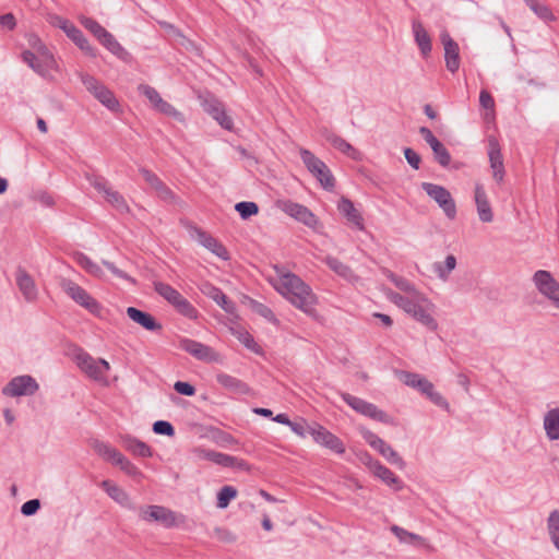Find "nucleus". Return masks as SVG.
Listing matches in <instances>:
<instances>
[{"instance_id":"1","label":"nucleus","mask_w":559,"mask_h":559,"mask_svg":"<svg viewBox=\"0 0 559 559\" xmlns=\"http://www.w3.org/2000/svg\"><path fill=\"white\" fill-rule=\"evenodd\" d=\"M277 290L290 304L304 311L309 317H317L314 305L317 296L311 287L294 273H286L281 276Z\"/></svg>"},{"instance_id":"2","label":"nucleus","mask_w":559,"mask_h":559,"mask_svg":"<svg viewBox=\"0 0 559 559\" xmlns=\"http://www.w3.org/2000/svg\"><path fill=\"white\" fill-rule=\"evenodd\" d=\"M299 154L306 168L320 182L321 187L326 191H333L335 178L326 164L307 148H300Z\"/></svg>"},{"instance_id":"3","label":"nucleus","mask_w":559,"mask_h":559,"mask_svg":"<svg viewBox=\"0 0 559 559\" xmlns=\"http://www.w3.org/2000/svg\"><path fill=\"white\" fill-rule=\"evenodd\" d=\"M81 81L85 88L107 109L112 112L121 111V106L114 92L90 74H82Z\"/></svg>"},{"instance_id":"4","label":"nucleus","mask_w":559,"mask_h":559,"mask_svg":"<svg viewBox=\"0 0 559 559\" xmlns=\"http://www.w3.org/2000/svg\"><path fill=\"white\" fill-rule=\"evenodd\" d=\"M276 206L285 214L302 223L307 227L318 231L322 224L319 218L305 205L293 202L292 200H277Z\"/></svg>"},{"instance_id":"5","label":"nucleus","mask_w":559,"mask_h":559,"mask_svg":"<svg viewBox=\"0 0 559 559\" xmlns=\"http://www.w3.org/2000/svg\"><path fill=\"white\" fill-rule=\"evenodd\" d=\"M343 401L357 413L367 416L373 420L395 425L394 418L388 415L384 411L378 408L374 404L369 403L360 397L354 396L349 393L342 394Z\"/></svg>"},{"instance_id":"6","label":"nucleus","mask_w":559,"mask_h":559,"mask_svg":"<svg viewBox=\"0 0 559 559\" xmlns=\"http://www.w3.org/2000/svg\"><path fill=\"white\" fill-rule=\"evenodd\" d=\"M67 295L81 307L85 308L93 314H98L102 310L100 304L92 297L83 287L71 280L62 278L60 283Z\"/></svg>"},{"instance_id":"7","label":"nucleus","mask_w":559,"mask_h":559,"mask_svg":"<svg viewBox=\"0 0 559 559\" xmlns=\"http://www.w3.org/2000/svg\"><path fill=\"white\" fill-rule=\"evenodd\" d=\"M421 189L438 203L448 218H455L456 204L448 189L431 182H423Z\"/></svg>"},{"instance_id":"8","label":"nucleus","mask_w":559,"mask_h":559,"mask_svg":"<svg viewBox=\"0 0 559 559\" xmlns=\"http://www.w3.org/2000/svg\"><path fill=\"white\" fill-rule=\"evenodd\" d=\"M56 26L61 28L67 36L82 50L85 55L95 58L97 56V50L94 48L88 39L85 37L83 32L78 28L72 22L67 19L56 16Z\"/></svg>"},{"instance_id":"9","label":"nucleus","mask_w":559,"mask_h":559,"mask_svg":"<svg viewBox=\"0 0 559 559\" xmlns=\"http://www.w3.org/2000/svg\"><path fill=\"white\" fill-rule=\"evenodd\" d=\"M140 518L145 522H156L166 528L177 525L176 513L163 506H146L139 509Z\"/></svg>"},{"instance_id":"10","label":"nucleus","mask_w":559,"mask_h":559,"mask_svg":"<svg viewBox=\"0 0 559 559\" xmlns=\"http://www.w3.org/2000/svg\"><path fill=\"white\" fill-rule=\"evenodd\" d=\"M533 282L537 290L551 300L556 308H559V282H557L550 272L538 270L533 276Z\"/></svg>"},{"instance_id":"11","label":"nucleus","mask_w":559,"mask_h":559,"mask_svg":"<svg viewBox=\"0 0 559 559\" xmlns=\"http://www.w3.org/2000/svg\"><path fill=\"white\" fill-rule=\"evenodd\" d=\"M39 385L31 376L14 377L2 388V394L10 397L33 395Z\"/></svg>"},{"instance_id":"12","label":"nucleus","mask_w":559,"mask_h":559,"mask_svg":"<svg viewBox=\"0 0 559 559\" xmlns=\"http://www.w3.org/2000/svg\"><path fill=\"white\" fill-rule=\"evenodd\" d=\"M313 441L336 454L345 453L344 442L325 427L314 423V427L310 431Z\"/></svg>"},{"instance_id":"13","label":"nucleus","mask_w":559,"mask_h":559,"mask_svg":"<svg viewBox=\"0 0 559 559\" xmlns=\"http://www.w3.org/2000/svg\"><path fill=\"white\" fill-rule=\"evenodd\" d=\"M178 343L180 349L187 352L198 360L205 362L217 361L218 355L215 350L201 342L188 337H181Z\"/></svg>"},{"instance_id":"14","label":"nucleus","mask_w":559,"mask_h":559,"mask_svg":"<svg viewBox=\"0 0 559 559\" xmlns=\"http://www.w3.org/2000/svg\"><path fill=\"white\" fill-rule=\"evenodd\" d=\"M202 107L205 112L215 119L225 130H231L234 122L233 119L226 114L225 107L213 95H207L202 99Z\"/></svg>"},{"instance_id":"15","label":"nucleus","mask_w":559,"mask_h":559,"mask_svg":"<svg viewBox=\"0 0 559 559\" xmlns=\"http://www.w3.org/2000/svg\"><path fill=\"white\" fill-rule=\"evenodd\" d=\"M201 293L215 301L226 313L237 318V306L230 300L221 288L205 282L200 287Z\"/></svg>"},{"instance_id":"16","label":"nucleus","mask_w":559,"mask_h":559,"mask_svg":"<svg viewBox=\"0 0 559 559\" xmlns=\"http://www.w3.org/2000/svg\"><path fill=\"white\" fill-rule=\"evenodd\" d=\"M440 40L444 48L445 67L451 73H455L460 68L459 45L447 31L440 34Z\"/></svg>"},{"instance_id":"17","label":"nucleus","mask_w":559,"mask_h":559,"mask_svg":"<svg viewBox=\"0 0 559 559\" xmlns=\"http://www.w3.org/2000/svg\"><path fill=\"white\" fill-rule=\"evenodd\" d=\"M488 156L492 169V177L500 183L504 177V165L499 142L493 136L488 139Z\"/></svg>"},{"instance_id":"18","label":"nucleus","mask_w":559,"mask_h":559,"mask_svg":"<svg viewBox=\"0 0 559 559\" xmlns=\"http://www.w3.org/2000/svg\"><path fill=\"white\" fill-rule=\"evenodd\" d=\"M127 316L136 324L142 326L144 330L160 333L163 325L156 320L150 312L140 310L135 307L127 308Z\"/></svg>"},{"instance_id":"19","label":"nucleus","mask_w":559,"mask_h":559,"mask_svg":"<svg viewBox=\"0 0 559 559\" xmlns=\"http://www.w3.org/2000/svg\"><path fill=\"white\" fill-rule=\"evenodd\" d=\"M433 305L426 298H420V301L415 307V311H412L409 316H412L416 321L421 323L430 331H436L438 329V323L436 319L432 317Z\"/></svg>"},{"instance_id":"20","label":"nucleus","mask_w":559,"mask_h":559,"mask_svg":"<svg viewBox=\"0 0 559 559\" xmlns=\"http://www.w3.org/2000/svg\"><path fill=\"white\" fill-rule=\"evenodd\" d=\"M475 203L477 207V214L483 223H490L493 219V213L490 203L487 198V193L480 183L475 186Z\"/></svg>"},{"instance_id":"21","label":"nucleus","mask_w":559,"mask_h":559,"mask_svg":"<svg viewBox=\"0 0 559 559\" xmlns=\"http://www.w3.org/2000/svg\"><path fill=\"white\" fill-rule=\"evenodd\" d=\"M338 212L359 230L365 228L364 218L354 203L346 197H342L337 203Z\"/></svg>"},{"instance_id":"22","label":"nucleus","mask_w":559,"mask_h":559,"mask_svg":"<svg viewBox=\"0 0 559 559\" xmlns=\"http://www.w3.org/2000/svg\"><path fill=\"white\" fill-rule=\"evenodd\" d=\"M373 475L380 478L389 487L399 491L403 488V481L386 466L382 465L379 461H374L370 465Z\"/></svg>"},{"instance_id":"23","label":"nucleus","mask_w":559,"mask_h":559,"mask_svg":"<svg viewBox=\"0 0 559 559\" xmlns=\"http://www.w3.org/2000/svg\"><path fill=\"white\" fill-rule=\"evenodd\" d=\"M197 234L198 240L203 247H205L207 250H210L212 253H214L216 257L223 260L229 259L228 250L216 238H214L213 236H211L210 234L202 229H197Z\"/></svg>"},{"instance_id":"24","label":"nucleus","mask_w":559,"mask_h":559,"mask_svg":"<svg viewBox=\"0 0 559 559\" xmlns=\"http://www.w3.org/2000/svg\"><path fill=\"white\" fill-rule=\"evenodd\" d=\"M100 487L106 491V493L118 502L120 506L128 508L130 510H135V504L132 502L129 495L119 486L112 484L110 480H103Z\"/></svg>"},{"instance_id":"25","label":"nucleus","mask_w":559,"mask_h":559,"mask_svg":"<svg viewBox=\"0 0 559 559\" xmlns=\"http://www.w3.org/2000/svg\"><path fill=\"white\" fill-rule=\"evenodd\" d=\"M16 284L27 301H32L37 297V289L32 276L23 269L16 272Z\"/></svg>"},{"instance_id":"26","label":"nucleus","mask_w":559,"mask_h":559,"mask_svg":"<svg viewBox=\"0 0 559 559\" xmlns=\"http://www.w3.org/2000/svg\"><path fill=\"white\" fill-rule=\"evenodd\" d=\"M413 33L421 55L427 57L432 49L431 38L420 21H413Z\"/></svg>"},{"instance_id":"27","label":"nucleus","mask_w":559,"mask_h":559,"mask_svg":"<svg viewBox=\"0 0 559 559\" xmlns=\"http://www.w3.org/2000/svg\"><path fill=\"white\" fill-rule=\"evenodd\" d=\"M216 380L222 386L233 393L249 394L251 391L246 382L227 373H218Z\"/></svg>"},{"instance_id":"28","label":"nucleus","mask_w":559,"mask_h":559,"mask_svg":"<svg viewBox=\"0 0 559 559\" xmlns=\"http://www.w3.org/2000/svg\"><path fill=\"white\" fill-rule=\"evenodd\" d=\"M100 44L121 61L126 63H130L132 61L131 53L118 43L111 33H108Z\"/></svg>"},{"instance_id":"29","label":"nucleus","mask_w":559,"mask_h":559,"mask_svg":"<svg viewBox=\"0 0 559 559\" xmlns=\"http://www.w3.org/2000/svg\"><path fill=\"white\" fill-rule=\"evenodd\" d=\"M401 380L406 385L417 389L423 394H425L426 391H430L431 389H433V384L425 377H421L418 373L403 371L401 373Z\"/></svg>"},{"instance_id":"30","label":"nucleus","mask_w":559,"mask_h":559,"mask_svg":"<svg viewBox=\"0 0 559 559\" xmlns=\"http://www.w3.org/2000/svg\"><path fill=\"white\" fill-rule=\"evenodd\" d=\"M123 445L127 451L140 457H151L153 455L151 447L134 437H126Z\"/></svg>"},{"instance_id":"31","label":"nucleus","mask_w":559,"mask_h":559,"mask_svg":"<svg viewBox=\"0 0 559 559\" xmlns=\"http://www.w3.org/2000/svg\"><path fill=\"white\" fill-rule=\"evenodd\" d=\"M413 294H414V297L411 298V297H407V296H403V295H401L399 293H391L390 294V300L392 302H394L397 307L403 309L406 313L411 314L412 311H415V307L420 301V298L424 297L420 294H418L417 292L413 293Z\"/></svg>"},{"instance_id":"32","label":"nucleus","mask_w":559,"mask_h":559,"mask_svg":"<svg viewBox=\"0 0 559 559\" xmlns=\"http://www.w3.org/2000/svg\"><path fill=\"white\" fill-rule=\"evenodd\" d=\"M544 428L549 440L559 439V408H552L546 413Z\"/></svg>"},{"instance_id":"33","label":"nucleus","mask_w":559,"mask_h":559,"mask_svg":"<svg viewBox=\"0 0 559 559\" xmlns=\"http://www.w3.org/2000/svg\"><path fill=\"white\" fill-rule=\"evenodd\" d=\"M326 140L329 143H331V145L346 154L348 157L353 159L358 158L359 152L342 136L331 133L326 136Z\"/></svg>"},{"instance_id":"34","label":"nucleus","mask_w":559,"mask_h":559,"mask_svg":"<svg viewBox=\"0 0 559 559\" xmlns=\"http://www.w3.org/2000/svg\"><path fill=\"white\" fill-rule=\"evenodd\" d=\"M324 262L338 276H341L347 281H352L355 277V274H354L353 270L350 269V266L343 263L337 258L329 255L324 259Z\"/></svg>"},{"instance_id":"35","label":"nucleus","mask_w":559,"mask_h":559,"mask_svg":"<svg viewBox=\"0 0 559 559\" xmlns=\"http://www.w3.org/2000/svg\"><path fill=\"white\" fill-rule=\"evenodd\" d=\"M155 292L166 299L173 307L183 297L177 289L163 282H154Z\"/></svg>"},{"instance_id":"36","label":"nucleus","mask_w":559,"mask_h":559,"mask_svg":"<svg viewBox=\"0 0 559 559\" xmlns=\"http://www.w3.org/2000/svg\"><path fill=\"white\" fill-rule=\"evenodd\" d=\"M456 266V258L453 254L447 255L444 262H435L433 272L441 281H447Z\"/></svg>"},{"instance_id":"37","label":"nucleus","mask_w":559,"mask_h":559,"mask_svg":"<svg viewBox=\"0 0 559 559\" xmlns=\"http://www.w3.org/2000/svg\"><path fill=\"white\" fill-rule=\"evenodd\" d=\"M75 262L84 269L88 274L95 276V277H102L104 275V272L102 267L92 261L86 254L83 252H75L73 255Z\"/></svg>"},{"instance_id":"38","label":"nucleus","mask_w":559,"mask_h":559,"mask_svg":"<svg viewBox=\"0 0 559 559\" xmlns=\"http://www.w3.org/2000/svg\"><path fill=\"white\" fill-rule=\"evenodd\" d=\"M362 438L365 441L376 451H378L383 457L389 454L392 447L389 445L383 439L373 433L370 430H366L362 432Z\"/></svg>"},{"instance_id":"39","label":"nucleus","mask_w":559,"mask_h":559,"mask_svg":"<svg viewBox=\"0 0 559 559\" xmlns=\"http://www.w3.org/2000/svg\"><path fill=\"white\" fill-rule=\"evenodd\" d=\"M547 530L554 546L559 551V510H554L549 513Z\"/></svg>"},{"instance_id":"40","label":"nucleus","mask_w":559,"mask_h":559,"mask_svg":"<svg viewBox=\"0 0 559 559\" xmlns=\"http://www.w3.org/2000/svg\"><path fill=\"white\" fill-rule=\"evenodd\" d=\"M245 300L249 305V307L251 308V310L253 312L263 317L264 319H266L270 322H277L275 314L267 306H265L264 304L259 302L258 300H255L251 297H248V296H245Z\"/></svg>"},{"instance_id":"41","label":"nucleus","mask_w":559,"mask_h":559,"mask_svg":"<svg viewBox=\"0 0 559 559\" xmlns=\"http://www.w3.org/2000/svg\"><path fill=\"white\" fill-rule=\"evenodd\" d=\"M80 23L91 32L100 43L109 33L105 27H103L96 20L87 16H83L80 19Z\"/></svg>"},{"instance_id":"42","label":"nucleus","mask_w":559,"mask_h":559,"mask_svg":"<svg viewBox=\"0 0 559 559\" xmlns=\"http://www.w3.org/2000/svg\"><path fill=\"white\" fill-rule=\"evenodd\" d=\"M237 489L233 486H223L216 496V507L226 509L230 501L237 497Z\"/></svg>"},{"instance_id":"43","label":"nucleus","mask_w":559,"mask_h":559,"mask_svg":"<svg viewBox=\"0 0 559 559\" xmlns=\"http://www.w3.org/2000/svg\"><path fill=\"white\" fill-rule=\"evenodd\" d=\"M158 23L167 32V34L175 38V40L181 46L186 47L187 49L193 46V43L187 38L175 25L165 21H159Z\"/></svg>"},{"instance_id":"44","label":"nucleus","mask_w":559,"mask_h":559,"mask_svg":"<svg viewBox=\"0 0 559 559\" xmlns=\"http://www.w3.org/2000/svg\"><path fill=\"white\" fill-rule=\"evenodd\" d=\"M108 203L111 204L118 212L120 213H128L129 206L127 204V201L124 200L123 195L119 193L116 190H112L111 188L106 191V194L104 195Z\"/></svg>"},{"instance_id":"45","label":"nucleus","mask_w":559,"mask_h":559,"mask_svg":"<svg viewBox=\"0 0 559 559\" xmlns=\"http://www.w3.org/2000/svg\"><path fill=\"white\" fill-rule=\"evenodd\" d=\"M392 533L403 543L413 544V545H421L424 544V538L415 533H411L403 527L397 525H393L391 527Z\"/></svg>"},{"instance_id":"46","label":"nucleus","mask_w":559,"mask_h":559,"mask_svg":"<svg viewBox=\"0 0 559 559\" xmlns=\"http://www.w3.org/2000/svg\"><path fill=\"white\" fill-rule=\"evenodd\" d=\"M526 5L543 21L550 22L555 21L556 17L551 12L550 8L546 4L538 2L537 0H528Z\"/></svg>"},{"instance_id":"47","label":"nucleus","mask_w":559,"mask_h":559,"mask_svg":"<svg viewBox=\"0 0 559 559\" xmlns=\"http://www.w3.org/2000/svg\"><path fill=\"white\" fill-rule=\"evenodd\" d=\"M204 456L209 461L223 467H234V463L236 462V456L217 451H206Z\"/></svg>"},{"instance_id":"48","label":"nucleus","mask_w":559,"mask_h":559,"mask_svg":"<svg viewBox=\"0 0 559 559\" xmlns=\"http://www.w3.org/2000/svg\"><path fill=\"white\" fill-rule=\"evenodd\" d=\"M110 369L109 362L103 358H99L91 366V369L86 372L88 377L96 381L105 379L107 371Z\"/></svg>"},{"instance_id":"49","label":"nucleus","mask_w":559,"mask_h":559,"mask_svg":"<svg viewBox=\"0 0 559 559\" xmlns=\"http://www.w3.org/2000/svg\"><path fill=\"white\" fill-rule=\"evenodd\" d=\"M174 308L178 313L190 320H194L199 316L198 309L185 297H181Z\"/></svg>"},{"instance_id":"50","label":"nucleus","mask_w":559,"mask_h":559,"mask_svg":"<svg viewBox=\"0 0 559 559\" xmlns=\"http://www.w3.org/2000/svg\"><path fill=\"white\" fill-rule=\"evenodd\" d=\"M235 210L238 212L242 219H248L259 213L258 204L251 201H241L236 203Z\"/></svg>"},{"instance_id":"51","label":"nucleus","mask_w":559,"mask_h":559,"mask_svg":"<svg viewBox=\"0 0 559 559\" xmlns=\"http://www.w3.org/2000/svg\"><path fill=\"white\" fill-rule=\"evenodd\" d=\"M138 91L140 94L144 95L150 100L154 109L163 100L157 90L147 84H140L138 86Z\"/></svg>"},{"instance_id":"52","label":"nucleus","mask_w":559,"mask_h":559,"mask_svg":"<svg viewBox=\"0 0 559 559\" xmlns=\"http://www.w3.org/2000/svg\"><path fill=\"white\" fill-rule=\"evenodd\" d=\"M239 342L249 350L255 354H262V347L254 341L253 336L248 331H242L238 333Z\"/></svg>"},{"instance_id":"53","label":"nucleus","mask_w":559,"mask_h":559,"mask_svg":"<svg viewBox=\"0 0 559 559\" xmlns=\"http://www.w3.org/2000/svg\"><path fill=\"white\" fill-rule=\"evenodd\" d=\"M297 436L305 438L308 435L310 436L311 429L314 427V423L308 424L307 420L304 418H300L296 421H290V425L288 426Z\"/></svg>"},{"instance_id":"54","label":"nucleus","mask_w":559,"mask_h":559,"mask_svg":"<svg viewBox=\"0 0 559 559\" xmlns=\"http://www.w3.org/2000/svg\"><path fill=\"white\" fill-rule=\"evenodd\" d=\"M155 110L165 116L173 117L178 121L185 120L183 115L164 99L156 106Z\"/></svg>"},{"instance_id":"55","label":"nucleus","mask_w":559,"mask_h":559,"mask_svg":"<svg viewBox=\"0 0 559 559\" xmlns=\"http://www.w3.org/2000/svg\"><path fill=\"white\" fill-rule=\"evenodd\" d=\"M388 278L401 290L406 293H416L414 285L405 277L389 272Z\"/></svg>"},{"instance_id":"56","label":"nucleus","mask_w":559,"mask_h":559,"mask_svg":"<svg viewBox=\"0 0 559 559\" xmlns=\"http://www.w3.org/2000/svg\"><path fill=\"white\" fill-rule=\"evenodd\" d=\"M87 181L93 186L99 193L106 194V191L110 189L108 181L105 177L94 174L86 175Z\"/></svg>"},{"instance_id":"57","label":"nucleus","mask_w":559,"mask_h":559,"mask_svg":"<svg viewBox=\"0 0 559 559\" xmlns=\"http://www.w3.org/2000/svg\"><path fill=\"white\" fill-rule=\"evenodd\" d=\"M153 431L156 435H162V436H167V437H174L175 436V428L167 420H156L153 424Z\"/></svg>"},{"instance_id":"58","label":"nucleus","mask_w":559,"mask_h":559,"mask_svg":"<svg viewBox=\"0 0 559 559\" xmlns=\"http://www.w3.org/2000/svg\"><path fill=\"white\" fill-rule=\"evenodd\" d=\"M22 59L25 63H27L34 71L40 73L43 71V66L39 62L37 56L31 50H25L22 53Z\"/></svg>"},{"instance_id":"59","label":"nucleus","mask_w":559,"mask_h":559,"mask_svg":"<svg viewBox=\"0 0 559 559\" xmlns=\"http://www.w3.org/2000/svg\"><path fill=\"white\" fill-rule=\"evenodd\" d=\"M140 174L154 190H156L163 183L158 176L147 168H140Z\"/></svg>"},{"instance_id":"60","label":"nucleus","mask_w":559,"mask_h":559,"mask_svg":"<svg viewBox=\"0 0 559 559\" xmlns=\"http://www.w3.org/2000/svg\"><path fill=\"white\" fill-rule=\"evenodd\" d=\"M40 509L39 499H31L24 502L21 507V513L25 516H32Z\"/></svg>"},{"instance_id":"61","label":"nucleus","mask_w":559,"mask_h":559,"mask_svg":"<svg viewBox=\"0 0 559 559\" xmlns=\"http://www.w3.org/2000/svg\"><path fill=\"white\" fill-rule=\"evenodd\" d=\"M78 366L86 373L91 366L95 364L96 359H94L90 354L82 352L76 356Z\"/></svg>"},{"instance_id":"62","label":"nucleus","mask_w":559,"mask_h":559,"mask_svg":"<svg viewBox=\"0 0 559 559\" xmlns=\"http://www.w3.org/2000/svg\"><path fill=\"white\" fill-rule=\"evenodd\" d=\"M78 366L86 373L91 366L95 364L96 359H94L90 354L82 352L76 356Z\"/></svg>"},{"instance_id":"63","label":"nucleus","mask_w":559,"mask_h":559,"mask_svg":"<svg viewBox=\"0 0 559 559\" xmlns=\"http://www.w3.org/2000/svg\"><path fill=\"white\" fill-rule=\"evenodd\" d=\"M404 156L407 160V163L414 168V169H419V166H420V162H421V157L418 153H416L413 148L411 147H405L404 148Z\"/></svg>"},{"instance_id":"64","label":"nucleus","mask_w":559,"mask_h":559,"mask_svg":"<svg viewBox=\"0 0 559 559\" xmlns=\"http://www.w3.org/2000/svg\"><path fill=\"white\" fill-rule=\"evenodd\" d=\"M174 389L177 393L185 396H193L195 394V388L189 382L177 381L174 384Z\"/></svg>"}]
</instances>
